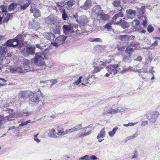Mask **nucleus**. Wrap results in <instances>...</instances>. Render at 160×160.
Masks as SVG:
<instances>
[{"mask_svg":"<svg viewBox=\"0 0 160 160\" xmlns=\"http://www.w3.org/2000/svg\"><path fill=\"white\" fill-rule=\"evenodd\" d=\"M91 14L92 18L94 20H99L102 18L106 20L108 18V16L103 12L100 5H95L92 8Z\"/></svg>","mask_w":160,"mask_h":160,"instance_id":"f257e3e1","label":"nucleus"},{"mask_svg":"<svg viewBox=\"0 0 160 160\" xmlns=\"http://www.w3.org/2000/svg\"><path fill=\"white\" fill-rule=\"evenodd\" d=\"M24 62L26 63V67H11L10 68V72H16L20 73H25L29 71H32V70L28 68V65L29 64L30 62L27 59H25Z\"/></svg>","mask_w":160,"mask_h":160,"instance_id":"f03ea898","label":"nucleus"},{"mask_svg":"<svg viewBox=\"0 0 160 160\" xmlns=\"http://www.w3.org/2000/svg\"><path fill=\"white\" fill-rule=\"evenodd\" d=\"M123 16V14L120 11L118 14L115 15L112 18V20L114 22V24H116L120 26L122 28L125 29L128 28L129 27V24L125 20H121L119 21L116 22H114V20L118 17H122Z\"/></svg>","mask_w":160,"mask_h":160,"instance_id":"7ed1b4c3","label":"nucleus"},{"mask_svg":"<svg viewBox=\"0 0 160 160\" xmlns=\"http://www.w3.org/2000/svg\"><path fill=\"white\" fill-rule=\"evenodd\" d=\"M32 96L30 97L31 101L33 102H38L40 101L43 97L42 93L40 90L36 92H32Z\"/></svg>","mask_w":160,"mask_h":160,"instance_id":"20e7f679","label":"nucleus"},{"mask_svg":"<svg viewBox=\"0 0 160 160\" xmlns=\"http://www.w3.org/2000/svg\"><path fill=\"white\" fill-rule=\"evenodd\" d=\"M128 108L124 107H119L116 109H114L112 108H106L104 110L103 114H113L118 113L121 112L125 111Z\"/></svg>","mask_w":160,"mask_h":160,"instance_id":"39448f33","label":"nucleus"},{"mask_svg":"<svg viewBox=\"0 0 160 160\" xmlns=\"http://www.w3.org/2000/svg\"><path fill=\"white\" fill-rule=\"evenodd\" d=\"M67 38V36L64 35H60L57 37L51 44L53 46L58 47L62 44Z\"/></svg>","mask_w":160,"mask_h":160,"instance_id":"423d86ee","label":"nucleus"},{"mask_svg":"<svg viewBox=\"0 0 160 160\" xmlns=\"http://www.w3.org/2000/svg\"><path fill=\"white\" fill-rule=\"evenodd\" d=\"M58 19L57 16L53 14H52L50 15L45 19V22L48 25H54L57 22Z\"/></svg>","mask_w":160,"mask_h":160,"instance_id":"0eeeda50","label":"nucleus"},{"mask_svg":"<svg viewBox=\"0 0 160 160\" xmlns=\"http://www.w3.org/2000/svg\"><path fill=\"white\" fill-rule=\"evenodd\" d=\"M33 61L35 65L40 66L44 65L45 62L44 58L39 55V53L36 55L33 58Z\"/></svg>","mask_w":160,"mask_h":160,"instance_id":"6e6552de","label":"nucleus"},{"mask_svg":"<svg viewBox=\"0 0 160 160\" xmlns=\"http://www.w3.org/2000/svg\"><path fill=\"white\" fill-rule=\"evenodd\" d=\"M159 115V113L157 111H153L147 117V118L151 122L154 123L156 122Z\"/></svg>","mask_w":160,"mask_h":160,"instance_id":"1a4fd4ad","label":"nucleus"},{"mask_svg":"<svg viewBox=\"0 0 160 160\" xmlns=\"http://www.w3.org/2000/svg\"><path fill=\"white\" fill-rule=\"evenodd\" d=\"M73 16L75 18H77L78 15L76 14L74 15ZM76 19L77 22L82 25L87 23L89 21L86 16L84 15L81 16L78 19L76 18Z\"/></svg>","mask_w":160,"mask_h":160,"instance_id":"9d476101","label":"nucleus"},{"mask_svg":"<svg viewBox=\"0 0 160 160\" xmlns=\"http://www.w3.org/2000/svg\"><path fill=\"white\" fill-rule=\"evenodd\" d=\"M18 40L15 38L8 40L6 42V45L8 47H15L18 46Z\"/></svg>","mask_w":160,"mask_h":160,"instance_id":"9b49d317","label":"nucleus"},{"mask_svg":"<svg viewBox=\"0 0 160 160\" xmlns=\"http://www.w3.org/2000/svg\"><path fill=\"white\" fill-rule=\"evenodd\" d=\"M92 5V2L90 0H87L84 3L83 5L78 8L79 11L82 10H87Z\"/></svg>","mask_w":160,"mask_h":160,"instance_id":"f8f14e48","label":"nucleus"},{"mask_svg":"<svg viewBox=\"0 0 160 160\" xmlns=\"http://www.w3.org/2000/svg\"><path fill=\"white\" fill-rule=\"evenodd\" d=\"M32 92L30 91L20 92L19 94V96L22 98H27L32 96Z\"/></svg>","mask_w":160,"mask_h":160,"instance_id":"ddd939ff","label":"nucleus"},{"mask_svg":"<svg viewBox=\"0 0 160 160\" xmlns=\"http://www.w3.org/2000/svg\"><path fill=\"white\" fill-rule=\"evenodd\" d=\"M35 48L34 46H29L26 49L27 52L26 53H24L25 51H22V53H23L25 56H28L29 54L31 55L35 53Z\"/></svg>","mask_w":160,"mask_h":160,"instance_id":"4468645a","label":"nucleus"},{"mask_svg":"<svg viewBox=\"0 0 160 160\" xmlns=\"http://www.w3.org/2000/svg\"><path fill=\"white\" fill-rule=\"evenodd\" d=\"M9 19V16L8 13L2 14L1 13L0 15V24L2 22H7Z\"/></svg>","mask_w":160,"mask_h":160,"instance_id":"2eb2a0df","label":"nucleus"},{"mask_svg":"<svg viewBox=\"0 0 160 160\" xmlns=\"http://www.w3.org/2000/svg\"><path fill=\"white\" fill-rule=\"evenodd\" d=\"M31 3V0L24 1L23 3H21L20 4V9L22 10H25L29 6Z\"/></svg>","mask_w":160,"mask_h":160,"instance_id":"dca6fc26","label":"nucleus"},{"mask_svg":"<svg viewBox=\"0 0 160 160\" xmlns=\"http://www.w3.org/2000/svg\"><path fill=\"white\" fill-rule=\"evenodd\" d=\"M31 13H33V16L36 18H38L41 16V13L39 10L36 8H33L32 7L30 9Z\"/></svg>","mask_w":160,"mask_h":160,"instance_id":"f3484780","label":"nucleus"},{"mask_svg":"<svg viewBox=\"0 0 160 160\" xmlns=\"http://www.w3.org/2000/svg\"><path fill=\"white\" fill-rule=\"evenodd\" d=\"M126 13L127 17L132 19L133 18L136 14V12L135 11L130 9L127 10Z\"/></svg>","mask_w":160,"mask_h":160,"instance_id":"a211bd4d","label":"nucleus"},{"mask_svg":"<svg viewBox=\"0 0 160 160\" xmlns=\"http://www.w3.org/2000/svg\"><path fill=\"white\" fill-rule=\"evenodd\" d=\"M57 133L55 129L53 128L49 131L48 136L49 137L56 138L58 137Z\"/></svg>","mask_w":160,"mask_h":160,"instance_id":"6ab92c4d","label":"nucleus"},{"mask_svg":"<svg viewBox=\"0 0 160 160\" xmlns=\"http://www.w3.org/2000/svg\"><path fill=\"white\" fill-rule=\"evenodd\" d=\"M75 1L72 0H69L67 2L66 6V8L68 10L71 11L73 9L72 7L74 4Z\"/></svg>","mask_w":160,"mask_h":160,"instance_id":"aec40b11","label":"nucleus"},{"mask_svg":"<svg viewBox=\"0 0 160 160\" xmlns=\"http://www.w3.org/2000/svg\"><path fill=\"white\" fill-rule=\"evenodd\" d=\"M131 36L128 35H123L118 36V39L120 40L123 41H127L129 40Z\"/></svg>","mask_w":160,"mask_h":160,"instance_id":"412c9836","label":"nucleus"},{"mask_svg":"<svg viewBox=\"0 0 160 160\" xmlns=\"http://www.w3.org/2000/svg\"><path fill=\"white\" fill-rule=\"evenodd\" d=\"M43 36L48 40L53 39L55 37L54 35L52 33L45 32L43 34Z\"/></svg>","mask_w":160,"mask_h":160,"instance_id":"4be33fe9","label":"nucleus"},{"mask_svg":"<svg viewBox=\"0 0 160 160\" xmlns=\"http://www.w3.org/2000/svg\"><path fill=\"white\" fill-rule=\"evenodd\" d=\"M132 24L133 27L138 30L140 29V23L137 20H134L132 22Z\"/></svg>","mask_w":160,"mask_h":160,"instance_id":"5701e85b","label":"nucleus"},{"mask_svg":"<svg viewBox=\"0 0 160 160\" xmlns=\"http://www.w3.org/2000/svg\"><path fill=\"white\" fill-rule=\"evenodd\" d=\"M105 128H104L100 131L99 133L98 134L97 137V139L103 138L105 137Z\"/></svg>","mask_w":160,"mask_h":160,"instance_id":"b1692460","label":"nucleus"},{"mask_svg":"<svg viewBox=\"0 0 160 160\" xmlns=\"http://www.w3.org/2000/svg\"><path fill=\"white\" fill-rule=\"evenodd\" d=\"M64 4L63 3L58 2V3H57V6L55 7V8H53V9H55L56 12H58V10L60 11L63 10L62 8Z\"/></svg>","mask_w":160,"mask_h":160,"instance_id":"393cba45","label":"nucleus"},{"mask_svg":"<svg viewBox=\"0 0 160 160\" xmlns=\"http://www.w3.org/2000/svg\"><path fill=\"white\" fill-rule=\"evenodd\" d=\"M122 60L124 62L130 63L132 61V58L130 55L128 56L124 55L123 57Z\"/></svg>","mask_w":160,"mask_h":160,"instance_id":"a878e982","label":"nucleus"},{"mask_svg":"<svg viewBox=\"0 0 160 160\" xmlns=\"http://www.w3.org/2000/svg\"><path fill=\"white\" fill-rule=\"evenodd\" d=\"M112 4L114 6V7H118L119 8L118 9L120 11L122 9V8L121 7V5H120V2H119V0H116L115 1H114L113 2Z\"/></svg>","mask_w":160,"mask_h":160,"instance_id":"bb28decb","label":"nucleus"},{"mask_svg":"<svg viewBox=\"0 0 160 160\" xmlns=\"http://www.w3.org/2000/svg\"><path fill=\"white\" fill-rule=\"evenodd\" d=\"M8 52L6 47L4 46H0V54L3 55L5 54Z\"/></svg>","mask_w":160,"mask_h":160,"instance_id":"cd10ccee","label":"nucleus"},{"mask_svg":"<svg viewBox=\"0 0 160 160\" xmlns=\"http://www.w3.org/2000/svg\"><path fill=\"white\" fill-rule=\"evenodd\" d=\"M82 78V76L80 77L78 81H77L72 83V86L74 88H76L77 86H78L81 82V79Z\"/></svg>","mask_w":160,"mask_h":160,"instance_id":"c85d7f7f","label":"nucleus"},{"mask_svg":"<svg viewBox=\"0 0 160 160\" xmlns=\"http://www.w3.org/2000/svg\"><path fill=\"white\" fill-rule=\"evenodd\" d=\"M118 127H115L114 128H113L112 130L111 131L109 132H108V134L109 136L110 137H113L114 135L115 134L116 132L117 131L118 129Z\"/></svg>","mask_w":160,"mask_h":160,"instance_id":"c756f323","label":"nucleus"},{"mask_svg":"<svg viewBox=\"0 0 160 160\" xmlns=\"http://www.w3.org/2000/svg\"><path fill=\"white\" fill-rule=\"evenodd\" d=\"M119 65L118 64H110L108 66L107 68V69L108 70L109 69H113L117 68Z\"/></svg>","mask_w":160,"mask_h":160,"instance_id":"7c9ffc66","label":"nucleus"},{"mask_svg":"<svg viewBox=\"0 0 160 160\" xmlns=\"http://www.w3.org/2000/svg\"><path fill=\"white\" fill-rule=\"evenodd\" d=\"M17 4L16 3H12L11 4L9 5L8 8V10L10 11H11L14 10L17 6Z\"/></svg>","mask_w":160,"mask_h":160,"instance_id":"2f4dec72","label":"nucleus"},{"mask_svg":"<svg viewBox=\"0 0 160 160\" xmlns=\"http://www.w3.org/2000/svg\"><path fill=\"white\" fill-rule=\"evenodd\" d=\"M92 132L91 130L87 132H83L81 133L79 135V137H83L87 136H88Z\"/></svg>","mask_w":160,"mask_h":160,"instance_id":"473e14b6","label":"nucleus"},{"mask_svg":"<svg viewBox=\"0 0 160 160\" xmlns=\"http://www.w3.org/2000/svg\"><path fill=\"white\" fill-rule=\"evenodd\" d=\"M145 12V6H142L139 9H138V12L140 14H142L144 13Z\"/></svg>","mask_w":160,"mask_h":160,"instance_id":"72a5a7b5","label":"nucleus"},{"mask_svg":"<svg viewBox=\"0 0 160 160\" xmlns=\"http://www.w3.org/2000/svg\"><path fill=\"white\" fill-rule=\"evenodd\" d=\"M62 18L64 20H66L68 19V15L65 12V10L64 9L62 11Z\"/></svg>","mask_w":160,"mask_h":160,"instance_id":"f704fd0d","label":"nucleus"},{"mask_svg":"<svg viewBox=\"0 0 160 160\" xmlns=\"http://www.w3.org/2000/svg\"><path fill=\"white\" fill-rule=\"evenodd\" d=\"M67 134V133H66V131H63V129H62L58 130V132L57 133V135L58 136L63 135Z\"/></svg>","mask_w":160,"mask_h":160,"instance_id":"c9c22d12","label":"nucleus"},{"mask_svg":"<svg viewBox=\"0 0 160 160\" xmlns=\"http://www.w3.org/2000/svg\"><path fill=\"white\" fill-rule=\"evenodd\" d=\"M134 51V50L133 48H131L128 46L126 49L125 52H126L130 54L132 53Z\"/></svg>","mask_w":160,"mask_h":160,"instance_id":"e433bc0d","label":"nucleus"},{"mask_svg":"<svg viewBox=\"0 0 160 160\" xmlns=\"http://www.w3.org/2000/svg\"><path fill=\"white\" fill-rule=\"evenodd\" d=\"M18 116L22 117L23 116H28L29 115V113L28 112H19L18 114Z\"/></svg>","mask_w":160,"mask_h":160,"instance_id":"4c0bfd02","label":"nucleus"},{"mask_svg":"<svg viewBox=\"0 0 160 160\" xmlns=\"http://www.w3.org/2000/svg\"><path fill=\"white\" fill-rule=\"evenodd\" d=\"M138 135V134L137 132L135 133L134 134L128 137L126 139L127 140H129L130 139H133L134 138L136 137Z\"/></svg>","mask_w":160,"mask_h":160,"instance_id":"58836bf2","label":"nucleus"},{"mask_svg":"<svg viewBox=\"0 0 160 160\" xmlns=\"http://www.w3.org/2000/svg\"><path fill=\"white\" fill-rule=\"evenodd\" d=\"M138 135V134L137 132L135 133L134 134L128 137L126 139L127 140H129L130 139H133L134 138L136 137Z\"/></svg>","mask_w":160,"mask_h":160,"instance_id":"ea45409f","label":"nucleus"},{"mask_svg":"<svg viewBox=\"0 0 160 160\" xmlns=\"http://www.w3.org/2000/svg\"><path fill=\"white\" fill-rule=\"evenodd\" d=\"M66 133H67L68 134V133H72V132H76L77 131L76 130V129L74 127L70 129H67L66 130Z\"/></svg>","mask_w":160,"mask_h":160,"instance_id":"a19ab883","label":"nucleus"},{"mask_svg":"<svg viewBox=\"0 0 160 160\" xmlns=\"http://www.w3.org/2000/svg\"><path fill=\"white\" fill-rule=\"evenodd\" d=\"M140 19L143 20V25L144 27L147 26V20L145 16H143L140 18Z\"/></svg>","mask_w":160,"mask_h":160,"instance_id":"79ce46f5","label":"nucleus"},{"mask_svg":"<svg viewBox=\"0 0 160 160\" xmlns=\"http://www.w3.org/2000/svg\"><path fill=\"white\" fill-rule=\"evenodd\" d=\"M7 6L5 5H2L0 6V9L1 10L2 12L6 13L7 9Z\"/></svg>","mask_w":160,"mask_h":160,"instance_id":"37998d69","label":"nucleus"},{"mask_svg":"<svg viewBox=\"0 0 160 160\" xmlns=\"http://www.w3.org/2000/svg\"><path fill=\"white\" fill-rule=\"evenodd\" d=\"M62 28L64 33L66 31H68L70 30V26H69L64 25L63 26Z\"/></svg>","mask_w":160,"mask_h":160,"instance_id":"c03bdc74","label":"nucleus"},{"mask_svg":"<svg viewBox=\"0 0 160 160\" xmlns=\"http://www.w3.org/2000/svg\"><path fill=\"white\" fill-rule=\"evenodd\" d=\"M104 28L105 29H107V30L109 31H111L112 28L111 24L110 23H108L105 25L104 26Z\"/></svg>","mask_w":160,"mask_h":160,"instance_id":"a18cd8bd","label":"nucleus"},{"mask_svg":"<svg viewBox=\"0 0 160 160\" xmlns=\"http://www.w3.org/2000/svg\"><path fill=\"white\" fill-rule=\"evenodd\" d=\"M103 68V67H95L94 72H98L100 71Z\"/></svg>","mask_w":160,"mask_h":160,"instance_id":"49530a36","label":"nucleus"},{"mask_svg":"<svg viewBox=\"0 0 160 160\" xmlns=\"http://www.w3.org/2000/svg\"><path fill=\"white\" fill-rule=\"evenodd\" d=\"M90 41L91 42H102V40L100 38H91L90 39Z\"/></svg>","mask_w":160,"mask_h":160,"instance_id":"de8ad7c7","label":"nucleus"},{"mask_svg":"<svg viewBox=\"0 0 160 160\" xmlns=\"http://www.w3.org/2000/svg\"><path fill=\"white\" fill-rule=\"evenodd\" d=\"M133 155L131 158L132 159L137 158H138V153L136 150H134L133 153Z\"/></svg>","mask_w":160,"mask_h":160,"instance_id":"09e8293b","label":"nucleus"},{"mask_svg":"<svg viewBox=\"0 0 160 160\" xmlns=\"http://www.w3.org/2000/svg\"><path fill=\"white\" fill-rule=\"evenodd\" d=\"M33 24L34 26L32 27H30V28H34L36 29H37L39 28L40 25L38 22H34Z\"/></svg>","mask_w":160,"mask_h":160,"instance_id":"8fccbe9b","label":"nucleus"},{"mask_svg":"<svg viewBox=\"0 0 160 160\" xmlns=\"http://www.w3.org/2000/svg\"><path fill=\"white\" fill-rule=\"evenodd\" d=\"M76 129L77 131H78L81 130L82 129V125L81 124H79L74 126Z\"/></svg>","mask_w":160,"mask_h":160,"instance_id":"3c124183","label":"nucleus"},{"mask_svg":"<svg viewBox=\"0 0 160 160\" xmlns=\"http://www.w3.org/2000/svg\"><path fill=\"white\" fill-rule=\"evenodd\" d=\"M79 160H90L89 159V156L86 155L83 157H82L79 158Z\"/></svg>","mask_w":160,"mask_h":160,"instance_id":"603ef678","label":"nucleus"},{"mask_svg":"<svg viewBox=\"0 0 160 160\" xmlns=\"http://www.w3.org/2000/svg\"><path fill=\"white\" fill-rule=\"evenodd\" d=\"M60 27L59 26H56L54 32L55 34L58 33L60 32Z\"/></svg>","mask_w":160,"mask_h":160,"instance_id":"864d4df0","label":"nucleus"},{"mask_svg":"<svg viewBox=\"0 0 160 160\" xmlns=\"http://www.w3.org/2000/svg\"><path fill=\"white\" fill-rule=\"evenodd\" d=\"M49 81L52 83V84L51 85V87H52L53 85L56 84L58 82L57 80L55 79L53 80H49Z\"/></svg>","mask_w":160,"mask_h":160,"instance_id":"5fc2aeb1","label":"nucleus"},{"mask_svg":"<svg viewBox=\"0 0 160 160\" xmlns=\"http://www.w3.org/2000/svg\"><path fill=\"white\" fill-rule=\"evenodd\" d=\"M138 123V122L136 123H132V122H129L128 124H124L123 126L125 127H128V126H134L136 124Z\"/></svg>","mask_w":160,"mask_h":160,"instance_id":"6e6d98bb","label":"nucleus"},{"mask_svg":"<svg viewBox=\"0 0 160 160\" xmlns=\"http://www.w3.org/2000/svg\"><path fill=\"white\" fill-rule=\"evenodd\" d=\"M30 122L31 121L30 120H28L25 122L22 123L21 124H19V126L21 127L23 126L26 125L28 123H30Z\"/></svg>","mask_w":160,"mask_h":160,"instance_id":"4d7b16f0","label":"nucleus"},{"mask_svg":"<svg viewBox=\"0 0 160 160\" xmlns=\"http://www.w3.org/2000/svg\"><path fill=\"white\" fill-rule=\"evenodd\" d=\"M148 30L149 32H152L153 31V28L151 25H149L148 27Z\"/></svg>","mask_w":160,"mask_h":160,"instance_id":"13d9d810","label":"nucleus"},{"mask_svg":"<svg viewBox=\"0 0 160 160\" xmlns=\"http://www.w3.org/2000/svg\"><path fill=\"white\" fill-rule=\"evenodd\" d=\"M4 121L2 117L0 116V128L2 127L3 125Z\"/></svg>","mask_w":160,"mask_h":160,"instance_id":"bf43d9fd","label":"nucleus"},{"mask_svg":"<svg viewBox=\"0 0 160 160\" xmlns=\"http://www.w3.org/2000/svg\"><path fill=\"white\" fill-rule=\"evenodd\" d=\"M38 135V134L34 135V140L35 141H36L37 142H40V140L39 139L37 138V136Z\"/></svg>","mask_w":160,"mask_h":160,"instance_id":"052dcab7","label":"nucleus"},{"mask_svg":"<svg viewBox=\"0 0 160 160\" xmlns=\"http://www.w3.org/2000/svg\"><path fill=\"white\" fill-rule=\"evenodd\" d=\"M158 44V41L156 40L151 45V47H155L157 46Z\"/></svg>","mask_w":160,"mask_h":160,"instance_id":"680f3d73","label":"nucleus"},{"mask_svg":"<svg viewBox=\"0 0 160 160\" xmlns=\"http://www.w3.org/2000/svg\"><path fill=\"white\" fill-rule=\"evenodd\" d=\"M89 158L90 159L92 160H95L98 159V158L96 157L95 155H91L89 157Z\"/></svg>","mask_w":160,"mask_h":160,"instance_id":"e2e57ef3","label":"nucleus"},{"mask_svg":"<svg viewBox=\"0 0 160 160\" xmlns=\"http://www.w3.org/2000/svg\"><path fill=\"white\" fill-rule=\"evenodd\" d=\"M137 45L133 42H131L130 43V46L132 47H136Z\"/></svg>","mask_w":160,"mask_h":160,"instance_id":"0e129e2a","label":"nucleus"},{"mask_svg":"<svg viewBox=\"0 0 160 160\" xmlns=\"http://www.w3.org/2000/svg\"><path fill=\"white\" fill-rule=\"evenodd\" d=\"M142 58L141 56H138L136 58L134 59V61L140 62L142 59Z\"/></svg>","mask_w":160,"mask_h":160,"instance_id":"69168bd1","label":"nucleus"},{"mask_svg":"<svg viewBox=\"0 0 160 160\" xmlns=\"http://www.w3.org/2000/svg\"><path fill=\"white\" fill-rule=\"evenodd\" d=\"M129 70L128 69V68H125V67H123V70L121 72L122 73H124L126 72L129 71Z\"/></svg>","mask_w":160,"mask_h":160,"instance_id":"338daca9","label":"nucleus"},{"mask_svg":"<svg viewBox=\"0 0 160 160\" xmlns=\"http://www.w3.org/2000/svg\"><path fill=\"white\" fill-rule=\"evenodd\" d=\"M148 124V121H143L141 125V126L144 127L145 126L147 125Z\"/></svg>","mask_w":160,"mask_h":160,"instance_id":"774afa93","label":"nucleus"}]
</instances>
